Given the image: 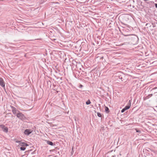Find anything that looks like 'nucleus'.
I'll return each mask as SVG.
<instances>
[{"label":"nucleus","instance_id":"1","mask_svg":"<svg viewBox=\"0 0 157 157\" xmlns=\"http://www.w3.org/2000/svg\"><path fill=\"white\" fill-rule=\"evenodd\" d=\"M16 116H17V117L18 118L22 121L24 120L25 119V117L24 114L19 111H18V113H17Z\"/></svg>","mask_w":157,"mask_h":157},{"label":"nucleus","instance_id":"2","mask_svg":"<svg viewBox=\"0 0 157 157\" xmlns=\"http://www.w3.org/2000/svg\"><path fill=\"white\" fill-rule=\"evenodd\" d=\"M0 127L2 128L3 132H8V128L6 127L4 124H0Z\"/></svg>","mask_w":157,"mask_h":157},{"label":"nucleus","instance_id":"3","mask_svg":"<svg viewBox=\"0 0 157 157\" xmlns=\"http://www.w3.org/2000/svg\"><path fill=\"white\" fill-rule=\"evenodd\" d=\"M11 108L12 112L15 115H16L17 113H18V111H19L17 110L15 107L13 106H11Z\"/></svg>","mask_w":157,"mask_h":157},{"label":"nucleus","instance_id":"4","mask_svg":"<svg viewBox=\"0 0 157 157\" xmlns=\"http://www.w3.org/2000/svg\"><path fill=\"white\" fill-rule=\"evenodd\" d=\"M32 132V130L31 129H26L24 132V133L27 136L29 135Z\"/></svg>","mask_w":157,"mask_h":157},{"label":"nucleus","instance_id":"5","mask_svg":"<svg viewBox=\"0 0 157 157\" xmlns=\"http://www.w3.org/2000/svg\"><path fill=\"white\" fill-rule=\"evenodd\" d=\"M131 106V103L130 100L128 103L127 105L124 107V108L126 110L129 109Z\"/></svg>","mask_w":157,"mask_h":157},{"label":"nucleus","instance_id":"6","mask_svg":"<svg viewBox=\"0 0 157 157\" xmlns=\"http://www.w3.org/2000/svg\"><path fill=\"white\" fill-rule=\"evenodd\" d=\"M19 145L21 147H23L27 146H29V145L25 142H22L21 141V143L19 144Z\"/></svg>","mask_w":157,"mask_h":157},{"label":"nucleus","instance_id":"7","mask_svg":"<svg viewBox=\"0 0 157 157\" xmlns=\"http://www.w3.org/2000/svg\"><path fill=\"white\" fill-rule=\"evenodd\" d=\"M0 85L2 87H5V85L3 80V79L1 78H0Z\"/></svg>","mask_w":157,"mask_h":157},{"label":"nucleus","instance_id":"8","mask_svg":"<svg viewBox=\"0 0 157 157\" xmlns=\"http://www.w3.org/2000/svg\"><path fill=\"white\" fill-rule=\"evenodd\" d=\"M117 79L120 82H123L124 81V79L123 78V76L121 75H120L117 77Z\"/></svg>","mask_w":157,"mask_h":157},{"label":"nucleus","instance_id":"9","mask_svg":"<svg viewBox=\"0 0 157 157\" xmlns=\"http://www.w3.org/2000/svg\"><path fill=\"white\" fill-rule=\"evenodd\" d=\"M145 62L147 63V65H150L151 64V61L152 60H153V59H145Z\"/></svg>","mask_w":157,"mask_h":157},{"label":"nucleus","instance_id":"10","mask_svg":"<svg viewBox=\"0 0 157 157\" xmlns=\"http://www.w3.org/2000/svg\"><path fill=\"white\" fill-rule=\"evenodd\" d=\"M47 143L49 145H50L51 146H53L55 145V144L51 141H47Z\"/></svg>","mask_w":157,"mask_h":157},{"label":"nucleus","instance_id":"11","mask_svg":"<svg viewBox=\"0 0 157 157\" xmlns=\"http://www.w3.org/2000/svg\"><path fill=\"white\" fill-rule=\"evenodd\" d=\"M25 147V146L21 147L20 148L21 150L22 151H25L26 149Z\"/></svg>","mask_w":157,"mask_h":157},{"label":"nucleus","instance_id":"12","mask_svg":"<svg viewBox=\"0 0 157 157\" xmlns=\"http://www.w3.org/2000/svg\"><path fill=\"white\" fill-rule=\"evenodd\" d=\"M152 96V94H150L148 95L146 97V99H148L149 98L151 97Z\"/></svg>","mask_w":157,"mask_h":157},{"label":"nucleus","instance_id":"13","mask_svg":"<svg viewBox=\"0 0 157 157\" xmlns=\"http://www.w3.org/2000/svg\"><path fill=\"white\" fill-rule=\"evenodd\" d=\"M105 111L106 113H109V110L108 107H106L105 108Z\"/></svg>","mask_w":157,"mask_h":157},{"label":"nucleus","instance_id":"14","mask_svg":"<svg viewBox=\"0 0 157 157\" xmlns=\"http://www.w3.org/2000/svg\"><path fill=\"white\" fill-rule=\"evenodd\" d=\"M91 103V102L90 100H88L86 102V104L87 105H88Z\"/></svg>","mask_w":157,"mask_h":157},{"label":"nucleus","instance_id":"15","mask_svg":"<svg viewBox=\"0 0 157 157\" xmlns=\"http://www.w3.org/2000/svg\"><path fill=\"white\" fill-rule=\"evenodd\" d=\"M98 116L99 117H101V114L99 113H97Z\"/></svg>","mask_w":157,"mask_h":157},{"label":"nucleus","instance_id":"16","mask_svg":"<svg viewBox=\"0 0 157 157\" xmlns=\"http://www.w3.org/2000/svg\"><path fill=\"white\" fill-rule=\"evenodd\" d=\"M125 110H126L124 108L123 109L121 110V113H123L124 112Z\"/></svg>","mask_w":157,"mask_h":157},{"label":"nucleus","instance_id":"17","mask_svg":"<svg viewBox=\"0 0 157 157\" xmlns=\"http://www.w3.org/2000/svg\"><path fill=\"white\" fill-rule=\"evenodd\" d=\"M72 63L73 64H74V65H75V62H76V61L74 60V59H73L72 60Z\"/></svg>","mask_w":157,"mask_h":157},{"label":"nucleus","instance_id":"18","mask_svg":"<svg viewBox=\"0 0 157 157\" xmlns=\"http://www.w3.org/2000/svg\"><path fill=\"white\" fill-rule=\"evenodd\" d=\"M151 64H153V65H155V64H154V63L155 62V61H153V60H152V61H151Z\"/></svg>","mask_w":157,"mask_h":157},{"label":"nucleus","instance_id":"19","mask_svg":"<svg viewBox=\"0 0 157 157\" xmlns=\"http://www.w3.org/2000/svg\"><path fill=\"white\" fill-rule=\"evenodd\" d=\"M136 132H141V131L139 130L136 129Z\"/></svg>","mask_w":157,"mask_h":157},{"label":"nucleus","instance_id":"20","mask_svg":"<svg viewBox=\"0 0 157 157\" xmlns=\"http://www.w3.org/2000/svg\"><path fill=\"white\" fill-rule=\"evenodd\" d=\"M21 141H19V140H16L15 142L16 143H18L19 144V143H21Z\"/></svg>","mask_w":157,"mask_h":157},{"label":"nucleus","instance_id":"21","mask_svg":"<svg viewBox=\"0 0 157 157\" xmlns=\"http://www.w3.org/2000/svg\"><path fill=\"white\" fill-rule=\"evenodd\" d=\"M155 7L157 8V4H155Z\"/></svg>","mask_w":157,"mask_h":157},{"label":"nucleus","instance_id":"22","mask_svg":"<svg viewBox=\"0 0 157 157\" xmlns=\"http://www.w3.org/2000/svg\"><path fill=\"white\" fill-rule=\"evenodd\" d=\"M103 58V57L102 56H101V57L100 58V59H102Z\"/></svg>","mask_w":157,"mask_h":157},{"label":"nucleus","instance_id":"23","mask_svg":"<svg viewBox=\"0 0 157 157\" xmlns=\"http://www.w3.org/2000/svg\"><path fill=\"white\" fill-rule=\"evenodd\" d=\"M157 88L156 87H155V88H154L153 89H156Z\"/></svg>","mask_w":157,"mask_h":157}]
</instances>
